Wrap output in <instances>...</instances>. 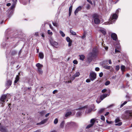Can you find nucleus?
Segmentation results:
<instances>
[{
    "mask_svg": "<svg viewBox=\"0 0 132 132\" xmlns=\"http://www.w3.org/2000/svg\"><path fill=\"white\" fill-rule=\"evenodd\" d=\"M98 53V51L96 48H94L93 49L92 52L89 53L88 55L87 60L89 63L91 62L94 58L96 57Z\"/></svg>",
    "mask_w": 132,
    "mask_h": 132,
    "instance_id": "1",
    "label": "nucleus"
},
{
    "mask_svg": "<svg viewBox=\"0 0 132 132\" xmlns=\"http://www.w3.org/2000/svg\"><path fill=\"white\" fill-rule=\"evenodd\" d=\"M118 18V16L116 13L112 15L111 18H110L109 22H106L103 23V24L105 25L109 24H112L115 22L116 20Z\"/></svg>",
    "mask_w": 132,
    "mask_h": 132,
    "instance_id": "2",
    "label": "nucleus"
},
{
    "mask_svg": "<svg viewBox=\"0 0 132 132\" xmlns=\"http://www.w3.org/2000/svg\"><path fill=\"white\" fill-rule=\"evenodd\" d=\"M124 116L126 119H128L132 117V110H126L124 114Z\"/></svg>",
    "mask_w": 132,
    "mask_h": 132,
    "instance_id": "3",
    "label": "nucleus"
},
{
    "mask_svg": "<svg viewBox=\"0 0 132 132\" xmlns=\"http://www.w3.org/2000/svg\"><path fill=\"white\" fill-rule=\"evenodd\" d=\"M92 17L94 19V22L95 24H97L100 23V21L99 19V16L97 14H94L92 16Z\"/></svg>",
    "mask_w": 132,
    "mask_h": 132,
    "instance_id": "4",
    "label": "nucleus"
},
{
    "mask_svg": "<svg viewBox=\"0 0 132 132\" xmlns=\"http://www.w3.org/2000/svg\"><path fill=\"white\" fill-rule=\"evenodd\" d=\"M96 74L94 72H91L89 74V77L92 81H93L96 79Z\"/></svg>",
    "mask_w": 132,
    "mask_h": 132,
    "instance_id": "5",
    "label": "nucleus"
},
{
    "mask_svg": "<svg viewBox=\"0 0 132 132\" xmlns=\"http://www.w3.org/2000/svg\"><path fill=\"white\" fill-rule=\"evenodd\" d=\"M36 66L37 68V69L39 72L40 73L42 74L43 72L42 68L43 66V65L41 64L40 63H38L36 64Z\"/></svg>",
    "mask_w": 132,
    "mask_h": 132,
    "instance_id": "6",
    "label": "nucleus"
},
{
    "mask_svg": "<svg viewBox=\"0 0 132 132\" xmlns=\"http://www.w3.org/2000/svg\"><path fill=\"white\" fill-rule=\"evenodd\" d=\"M107 95V94H103L102 95L100 96V98L101 100H99V101H98V100L97 99L96 101V102L98 103H99L104 98L106 97Z\"/></svg>",
    "mask_w": 132,
    "mask_h": 132,
    "instance_id": "7",
    "label": "nucleus"
},
{
    "mask_svg": "<svg viewBox=\"0 0 132 132\" xmlns=\"http://www.w3.org/2000/svg\"><path fill=\"white\" fill-rule=\"evenodd\" d=\"M120 120L119 118H117L115 120V122L116 124L115 125L116 126H120L122 124V122H120Z\"/></svg>",
    "mask_w": 132,
    "mask_h": 132,
    "instance_id": "8",
    "label": "nucleus"
},
{
    "mask_svg": "<svg viewBox=\"0 0 132 132\" xmlns=\"http://www.w3.org/2000/svg\"><path fill=\"white\" fill-rule=\"evenodd\" d=\"M86 108L85 106V107H83L81 108H79L78 109L79 110H81L80 111H78L76 115L78 117L80 115H81V113H82L83 111V110L82 109H83L85 108Z\"/></svg>",
    "mask_w": 132,
    "mask_h": 132,
    "instance_id": "9",
    "label": "nucleus"
},
{
    "mask_svg": "<svg viewBox=\"0 0 132 132\" xmlns=\"http://www.w3.org/2000/svg\"><path fill=\"white\" fill-rule=\"evenodd\" d=\"M111 37L113 40H116L117 39V36L115 33H112L111 34Z\"/></svg>",
    "mask_w": 132,
    "mask_h": 132,
    "instance_id": "10",
    "label": "nucleus"
},
{
    "mask_svg": "<svg viewBox=\"0 0 132 132\" xmlns=\"http://www.w3.org/2000/svg\"><path fill=\"white\" fill-rule=\"evenodd\" d=\"M7 95H2L0 98V100L2 102H5V100L6 98Z\"/></svg>",
    "mask_w": 132,
    "mask_h": 132,
    "instance_id": "11",
    "label": "nucleus"
},
{
    "mask_svg": "<svg viewBox=\"0 0 132 132\" xmlns=\"http://www.w3.org/2000/svg\"><path fill=\"white\" fill-rule=\"evenodd\" d=\"M12 81L10 80H9L7 81L6 83V86L9 87L12 84Z\"/></svg>",
    "mask_w": 132,
    "mask_h": 132,
    "instance_id": "12",
    "label": "nucleus"
},
{
    "mask_svg": "<svg viewBox=\"0 0 132 132\" xmlns=\"http://www.w3.org/2000/svg\"><path fill=\"white\" fill-rule=\"evenodd\" d=\"M82 7L81 6H79L76 9L75 11V15H76V14L78 13L79 11H80L81 10Z\"/></svg>",
    "mask_w": 132,
    "mask_h": 132,
    "instance_id": "13",
    "label": "nucleus"
},
{
    "mask_svg": "<svg viewBox=\"0 0 132 132\" xmlns=\"http://www.w3.org/2000/svg\"><path fill=\"white\" fill-rule=\"evenodd\" d=\"M0 130L2 132H6L7 131L6 129L4 126H1L0 127Z\"/></svg>",
    "mask_w": 132,
    "mask_h": 132,
    "instance_id": "14",
    "label": "nucleus"
},
{
    "mask_svg": "<svg viewBox=\"0 0 132 132\" xmlns=\"http://www.w3.org/2000/svg\"><path fill=\"white\" fill-rule=\"evenodd\" d=\"M50 43L51 45L53 46H57L58 45V43L54 41H51Z\"/></svg>",
    "mask_w": 132,
    "mask_h": 132,
    "instance_id": "15",
    "label": "nucleus"
},
{
    "mask_svg": "<svg viewBox=\"0 0 132 132\" xmlns=\"http://www.w3.org/2000/svg\"><path fill=\"white\" fill-rule=\"evenodd\" d=\"M65 123V121H62L61 122L60 124V128H64Z\"/></svg>",
    "mask_w": 132,
    "mask_h": 132,
    "instance_id": "16",
    "label": "nucleus"
},
{
    "mask_svg": "<svg viewBox=\"0 0 132 132\" xmlns=\"http://www.w3.org/2000/svg\"><path fill=\"white\" fill-rule=\"evenodd\" d=\"M39 58L41 59H43L44 57V55L42 52H40L39 54Z\"/></svg>",
    "mask_w": 132,
    "mask_h": 132,
    "instance_id": "17",
    "label": "nucleus"
},
{
    "mask_svg": "<svg viewBox=\"0 0 132 132\" xmlns=\"http://www.w3.org/2000/svg\"><path fill=\"white\" fill-rule=\"evenodd\" d=\"M72 112H71L69 111L67 112L65 115V117H68L70 116L71 115Z\"/></svg>",
    "mask_w": 132,
    "mask_h": 132,
    "instance_id": "18",
    "label": "nucleus"
},
{
    "mask_svg": "<svg viewBox=\"0 0 132 132\" xmlns=\"http://www.w3.org/2000/svg\"><path fill=\"white\" fill-rule=\"evenodd\" d=\"M47 121V119H45L43 120L42 121H41V122H40L39 123H37V124L38 125L39 124H43L44 123H45Z\"/></svg>",
    "mask_w": 132,
    "mask_h": 132,
    "instance_id": "19",
    "label": "nucleus"
},
{
    "mask_svg": "<svg viewBox=\"0 0 132 132\" xmlns=\"http://www.w3.org/2000/svg\"><path fill=\"white\" fill-rule=\"evenodd\" d=\"M19 76L18 75H17L15 79V80L14 81V83H16L17 82L19 81Z\"/></svg>",
    "mask_w": 132,
    "mask_h": 132,
    "instance_id": "20",
    "label": "nucleus"
},
{
    "mask_svg": "<svg viewBox=\"0 0 132 132\" xmlns=\"http://www.w3.org/2000/svg\"><path fill=\"white\" fill-rule=\"evenodd\" d=\"M79 56H80V59L82 61L85 58V56L83 55H80Z\"/></svg>",
    "mask_w": 132,
    "mask_h": 132,
    "instance_id": "21",
    "label": "nucleus"
},
{
    "mask_svg": "<svg viewBox=\"0 0 132 132\" xmlns=\"http://www.w3.org/2000/svg\"><path fill=\"white\" fill-rule=\"evenodd\" d=\"M105 109L102 108L100 109L98 113L101 114L103 112L105 111Z\"/></svg>",
    "mask_w": 132,
    "mask_h": 132,
    "instance_id": "22",
    "label": "nucleus"
},
{
    "mask_svg": "<svg viewBox=\"0 0 132 132\" xmlns=\"http://www.w3.org/2000/svg\"><path fill=\"white\" fill-rule=\"evenodd\" d=\"M125 67L123 65H121V69L122 72H124L125 71Z\"/></svg>",
    "mask_w": 132,
    "mask_h": 132,
    "instance_id": "23",
    "label": "nucleus"
},
{
    "mask_svg": "<svg viewBox=\"0 0 132 132\" xmlns=\"http://www.w3.org/2000/svg\"><path fill=\"white\" fill-rule=\"evenodd\" d=\"M16 3H13L12 4V6L10 7V8L11 10L13 9L14 8L15 6L16 5Z\"/></svg>",
    "mask_w": 132,
    "mask_h": 132,
    "instance_id": "24",
    "label": "nucleus"
},
{
    "mask_svg": "<svg viewBox=\"0 0 132 132\" xmlns=\"http://www.w3.org/2000/svg\"><path fill=\"white\" fill-rule=\"evenodd\" d=\"M104 68L105 69H109L111 68V67L110 66H108L107 65H103Z\"/></svg>",
    "mask_w": 132,
    "mask_h": 132,
    "instance_id": "25",
    "label": "nucleus"
},
{
    "mask_svg": "<svg viewBox=\"0 0 132 132\" xmlns=\"http://www.w3.org/2000/svg\"><path fill=\"white\" fill-rule=\"evenodd\" d=\"M80 75V73L79 72H76L74 75L75 77H76L79 76Z\"/></svg>",
    "mask_w": 132,
    "mask_h": 132,
    "instance_id": "26",
    "label": "nucleus"
},
{
    "mask_svg": "<svg viewBox=\"0 0 132 132\" xmlns=\"http://www.w3.org/2000/svg\"><path fill=\"white\" fill-rule=\"evenodd\" d=\"M122 102L121 103H122V104H121V105H120V108H122V107H123V106L124 105H125L127 103V101H125L123 103H122Z\"/></svg>",
    "mask_w": 132,
    "mask_h": 132,
    "instance_id": "27",
    "label": "nucleus"
},
{
    "mask_svg": "<svg viewBox=\"0 0 132 132\" xmlns=\"http://www.w3.org/2000/svg\"><path fill=\"white\" fill-rule=\"evenodd\" d=\"M39 113L41 116H43L46 113V112L44 111H43L39 112Z\"/></svg>",
    "mask_w": 132,
    "mask_h": 132,
    "instance_id": "28",
    "label": "nucleus"
},
{
    "mask_svg": "<svg viewBox=\"0 0 132 132\" xmlns=\"http://www.w3.org/2000/svg\"><path fill=\"white\" fill-rule=\"evenodd\" d=\"M70 32L72 35H75L76 34V33L75 32L72 30H70Z\"/></svg>",
    "mask_w": 132,
    "mask_h": 132,
    "instance_id": "29",
    "label": "nucleus"
},
{
    "mask_svg": "<svg viewBox=\"0 0 132 132\" xmlns=\"http://www.w3.org/2000/svg\"><path fill=\"white\" fill-rule=\"evenodd\" d=\"M100 31L104 35H105L106 34V31L103 29H101L100 30Z\"/></svg>",
    "mask_w": 132,
    "mask_h": 132,
    "instance_id": "30",
    "label": "nucleus"
},
{
    "mask_svg": "<svg viewBox=\"0 0 132 132\" xmlns=\"http://www.w3.org/2000/svg\"><path fill=\"white\" fill-rule=\"evenodd\" d=\"M66 39L67 42H68L72 41L71 40L70 38L68 37H67Z\"/></svg>",
    "mask_w": 132,
    "mask_h": 132,
    "instance_id": "31",
    "label": "nucleus"
},
{
    "mask_svg": "<svg viewBox=\"0 0 132 132\" xmlns=\"http://www.w3.org/2000/svg\"><path fill=\"white\" fill-rule=\"evenodd\" d=\"M93 126V124H90L88 125L86 127V129H88Z\"/></svg>",
    "mask_w": 132,
    "mask_h": 132,
    "instance_id": "32",
    "label": "nucleus"
},
{
    "mask_svg": "<svg viewBox=\"0 0 132 132\" xmlns=\"http://www.w3.org/2000/svg\"><path fill=\"white\" fill-rule=\"evenodd\" d=\"M60 34L62 36L64 37L65 36V34H64L62 31H60Z\"/></svg>",
    "mask_w": 132,
    "mask_h": 132,
    "instance_id": "33",
    "label": "nucleus"
},
{
    "mask_svg": "<svg viewBox=\"0 0 132 132\" xmlns=\"http://www.w3.org/2000/svg\"><path fill=\"white\" fill-rule=\"evenodd\" d=\"M58 122V119L57 118H56L54 121V123L55 124H56Z\"/></svg>",
    "mask_w": 132,
    "mask_h": 132,
    "instance_id": "34",
    "label": "nucleus"
},
{
    "mask_svg": "<svg viewBox=\"0 0 132 132\" xmlns=\"http://www.w3.org/2000/svg\"><path fill=\"white\" fill-rule=\"evenodd\" d=\"M110 83V82L109 81H107L105 83V85L107 86L109 85Z\"/></svg>",
    "mask_w": 132,
    "mask_h": 132,
    "instance_id": "35",
    "label": "nucleus"
},
{
    "mask_svg": "<svg viewBox=\"0 0 132 132\" xmlns=\"http://www.w3.org/2000/svg\"><path fill=\"white\" fill-rule=\"evenodd\" d=\"M52 24L54 26L56 27H57L58 26V23L56 22H53Z\"/></svg>",
    "mask_w": 132,
    "mask_h": 132,
    "instance_id": "36",
    "label": "nucleus"
},
{
    "mask_svg": "<svg viewBox=\"0 0 132 132\" xmlns=\"http://www.w3.org/2000/svg\"><path fill=\"white\" fill-rule=\"evenodd\" d=\"M12 11H11V10L9 11L8 12V14L9 15L8 16L9 17H10L11 16L10 15L11 14H12Z\"/></svg>",
    "mask_w": 132,
    "mask_h": 132,
    "instance_id": "37",
    "label": "nucleus"
},
{
    "mask_svg": "<svg viewBox=\"0 0 132 132\" xmlns=\"http://www.w3.org/2000/svg\"><path fill=\"white\" fill-rule=\"evenodd\" d=\"M47 32L49 35H52L53 34V33L52 31H51L50 30H48Z\"/></svg>",
    "mask_w": 132,
    "mask_h": 132,
    "instance_id": "38",
    "label": "nucleus"
},
{
    "mask_svg": "<svg viewBox=\"0 0 132 132\" xmlns=\"http://www.w3.org/2000/svg\"><path fill=\"white\" fill-rule=\"evenodd\" d=\"M90 123H91V124H93V125H94V122H95V120L94 119H92L90 120Z\"/></svg>",
    "mask_w": 132,
    "mask_h": 132,
    "instance_id": "39",
    "label": "nucleus"
},
{
    "mask_svg": "<svg viewBox=\"0 0 132 132\" xmlns=\"http://www.w3.org/2000/svg\"><path fill=\"white\" fill-rule=\"evenodd\" d=\"M120 69V67L119 65H117L116 67V70H118Z\"/></svg>",
    "mask_w": 132,
    "mask_h": 132,
    "instance_id": "40",
    "label": "nucleus"
},
{
    "mask_svg": "<svg viewBox=\"0 0 132 132\" xmlns=\"http://www.w3.org/2000/svg\"><path fill=\"white\" fill-rule=\"evenodd\" d=\"M101 119L103 121H104L105 120L104 117L103 116H101Z\"/></svg>",
    "mask_w": 132,
    "mask_h": 132,
    "instance_id": "41",
    "label": "nucleus"
},
{
    "mask_svg": "<svg viewBox=\"0 0 132 132\" xmlns=\"http://www.w3.org/2000/svg\"><path fill=\"white\" fill-rule=\"evenodd\" d=\"M73 63L75 64H77L78 63V61L76 60H75L73 61Z\"/></svg>",
    "mask_w": 132,
    "mask_h": 132,
    "instance_id": "42",
    "label": "nucleus"
},
{
    "mask_svg": "<svg viewBox=\"0 0 132 132\" xmlns=\"http://www.w3.org/2000/svg\"><path fill=\"white\" fill-rule=\"evenodd\" d=\"M72 5H71L70 6L69 9V11H72Z\"/></svg>",
    "mask_w": 132,
    "mask_h": 132,
    "instance_id": "43",
    "label": "nucleus"
},
{
    "mask_svg": "<svg viewBox=\"0 0 132 132\" xmlns=\"http://www.w3.org/2000/svg\"><path fill=\"white\" fill-rule=\"evenodd\" d=\"M106 122L107 123L109 124H111L113 123V122L112 121H109L107 120H106Z\"/></svg>",
    "mask_w": 132,
    "mask_h": 132,
    "instance_id": "44",
    "label": "nucleus"
},
{
    "mask_svg": "<svg viewBox=\"0 0 132 132\" xmlns=\"http://www.w3.org/2000/svg\"><path fill=\"white\" fill-rule=\"evenodd\" d=\"M87 1L89 2V3L92 5H93V3L91 1V0H87Z\"/></svg>",
    "mask_w": 132,
    "mask_h": 132,
    "instance_id": "45",
    "label": "nucleus"
},
{
    "mask_svg": "<svg viewBox=\"0 0 132 132\" xmlns=\"http://www.w3.org/2000/svg\"><path fill=\"white\" fill-rule=\"evenodd\" d=\"M86 34L84 33V35L82 36L81 38L82 39L86 37Z\"/></svg>",
    "mask_w": 132,
    "mask_h": 132,
    "instance_id": "46",
    "label": "nucleus"
},
{
    "mask_svg": "<svg viewBox=\"0 0 132 132\" xmlns=\"http://www.w3.org/2000/svg\"><path fill=\"white\" fill-rule=\"evenodd\" d=\"M103 75V74L102 72H101L100 73H99V76L100 77H102V76Z\"/></svg>",
    "mask_w": 132,
    "mask_h": 132,
    "instance_id": "47",
    "label": "nucleus"
},
{
    "mask_svg": "<svg viewBox=\"0 0 132 132\" xmlns=\"http://www.w3.org/2000/svg\"><path fill=\"white\" fill-rule=\"evenodd\" d=\"M68 46H71L72 44V41L68 42Z\"/></svg>",
    "mask_w": 132,
    "mask_h": 132,
    "instance_id": "48",
    "label": "nucleus"
},
{
    "mask_svg": "<svg viewBox=\"0 0 132 132\" xmlns=\"http://www.w3.org/2000/svg\"><path fill=\"white\" fill-rule=\"evenodd\" d=\"M106 91V89H104L102 90V92L103 93L105 92Z\"/></svg>",
    "mask_w": 132,
    "mask_h": 132,
    "instance_id": "49",
    "label": "nucleus"
},
{
    "mask_svg": "<svg viewBox=\"0 0 132 132\" xmlns=\"http://www.w3.org/2000/svg\"><path fill=\"white\" fill-rule=\"evenodd\" d=\"M100 69L98 67H96L95 69V70L96 71H98Z\"/></svg>",
    "mask_w": 132,
    "mask_h": 132,
    "instance_id": "50",
    "label": "nucleus"
},
{
    "mask_svg": "<svg viewBox=\"0 0 132 132\" xmlns=\"http://www.w3.org/2000/svg\"><path fill=\"white\" fill-rule=\"evenodd\" d=\"M119 11H120V9H118L116 11V13L118 14L119 13Z\"/></svg>",
    "mask_w": 132,
    "mask_h": 132,
    "instance_id": "51",
    "label": "nucleus"
},
{
    "mask_svg": "<svg viewBox=\"0 0 132 132\" xmlns=\"http://www.w3.org/2000/svg\"><path fill=\"white\" fill-rule=\"evenodd\" d=\"M90 79H87L86 80V82H90Z\"/></svg>",
    "mask_w": 132,
    "mask_h": 132,
    "instance_id": "52",
    "label": "nucleus"
},
{
    "mask_svg": "<svg viewBox=\"0 0 132 132\" xmlns=\"http://www.w3.org/2000/svg\"><path fill=\"white\" fill-rule=\"evenodd\" d=\"M13 3H16L17 0H12Z\"/></svg>",
    "mask_w": 132,
    "mask_h": 132,
    "instance_id": "53",
    "label": "nucleus"
},
{
    "mask_svg": "<svg viewBox=\"0 0 132 132\" xmlns=\"http://www.w3.org/2000/svg\"><path fill=\"white\" fill-rule=\"evenodd\" d=\"M57 90H55L53 91V94H55L56 92H57Z\"/></svg>",
    "mask_w": 132,
    "mask_h": 132,
    "instance_id": "54",
    "label": "nucleus"
},
{
    "mask_svg": "<svg viewBox=\"0 0 132 132\" xmlns=\"http://www.w3.org/2000/svg\"><path fill=\"white\" fill-rule=\"evenodd\" d=\"M49 114L50 113H48L45 115V117H47L49 116Z\"/></svg>",
    "mask_w": 132,
    "mask_h": 132,
    "instance_id": "55",
    "label": "nucleus"
},
{
    "mask_svg": "<svg viewBox=\"0 0 132 132\" xmlns=\"http://www.w3.org/2000/svg\"><path fill=\"white\" fill-rule=\"evenodd\" d=\"M90 111H91L90 109H87V110L86 112V113H88L90 112Z\"/></svg>",
    "mask_w": 132,
    "mask_h": 132,
    "instance_id": "56",
    "label": "nucleus"
},
{
    "mask_svg": "<svg viewBox=\"0 0 132 132\" xmlns=\"http://www.w3.org/2000/svg\"><path fill=\"white\" fill-rule=\"evenodd\" d=\"M109 113V112H106L105 114L104 115L105 116H106L108 115Z\"/></svg>",
    "mask_w": 132,
    "mask_h": 132,
    "instance_id": "57",
    "label": "nucleus"
},
{
    "mask_svg": "<svg viewBox=\"0 0 132 132\" xmlns=\"http://www.w3.org/2000/svg\"><path fill=\"white\" fill-rule=\"evenodd\" d=\"M11 4L10 3H8L6 4V5L7 6H10L11 5Z\"/></svg>",
    "mask_w": 132,
    "mask_h": 132,
    "instance_id": "58",
    "label": "nucleus"
},
{
    "mask_svg": "<svg viewBox=\"0 0 132 132\" xmlns=\"http://www.w3.org/2000/svg\"><path fill=\"white\" fill-rule=\"evenodd\" d=\"M109 63L110 64H111L112 62H111V60H109Z\"/></svg>",
    "mask_w": 132,
    "mask_h": 132,
    "instance_id": "59",
    "label": "nucleus"
},
{
    "mask_svg": "<svg viewBox=\"0 0 132 132\" xmlns=\"http://www.w3.org/2000/svg\"><path fill=\"white\" fill-rule=\"evenodd\" d=\"M114 105L113 104H111V105H110V106H108V108H109V107H112V106H113Z\"/></svg>",
    "mask_w": 132,
    "mask_h": 132,
    "instance_id": "60",
    "label": "nucleus"
},
{
    "mask_svg": "<svg viewBox=\"0 0 132 132\" xmlns=\"http://www.w3.org/2000/svg\"><path fill=\"white\" fill-rule=\"evenodd\" d=\"M34 35L37 36L38 35V32H35Z\"/></svg>",
    "mask_w": 132,
    "mask_h": 132,
    "instance_id": "61",
    "label": "nucleus"
},
{
    "mask_svg": "<svg viewBox=\"0 0 132 132\" xmlns=\"http://www.w3.org/2000/svg\"><path fill=\"white\" fill-rule=\"evenodd\" d=\"M75 77H75L74 76V75H73L72 77V80L74 79Z\"/></svg>",
    "mask_w": 132,
    "mask_h": 132,
    "instance_id": "62",
    "label": "nucleus"
},
{
    "mask_svg": "<svg viewBox=\"0 0 132 132\" xmlns=\"http://www.w3.org/2000/svg\"><path fill=\"white\" fill-rule=\"evenodd\" d=\"M71 11H69V16H70L71 14Z\"/></svg>",
    "mask_w": 132,
    "mask_h": 132,
    "instance_id": "63",
    "label": "nucleus"
},
{
    "mask_svg": "<svg viewBox=\"0 0 132 132\" xmlns=\"http://www.w3.org/2000/svg\"><path fill=\"white\" fill-rule=\"evenodd\" d=\"M115 52H119V51L118 50H117L116 49L115 50Z\"/></svg>",
    "mask_w": 132,
    "mask_h": 132,
    "instance_id": "64",
    "label": "nucleus"
}]
</instances>
